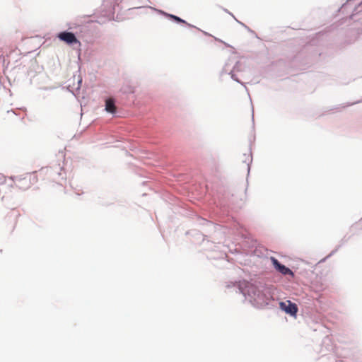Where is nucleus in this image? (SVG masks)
Segmentation results:
<instances>
[{
	"label": "nucleus",
	"mask_w": 362,
	"mask_h": 362,
	"mask_svg": "<svg viewBox=\"0 0 362 362\" xmlns=\"http://www.w3.org/2000/svg\"><path fill=\"white\" fill-rule=\"evenodd\" d=\"M170 16L171 18L174 19L177 22L186 23V22L184 20L181 19L180 18H179L177 16H173V15H170Z\"/></svg>",
	"instance_id": "423d86ee"
},
{
	"label": "nucleus",
	"mask_w": 362,
	"mask_h": 362,
	"mask_svg": "<svg viewBox=\"0 0 362 362\" xmlns=\"http://www.w3.org/2000/svg\"><path fill=\"white\" fill-rule=\"evenodd\" d=\"M280 308L285 311L286 313L290 314L292 316H296L298 312V307L296 303H292L290 300L286 302H281L279 303Z\"/></svg>",
	"instance_id": "f03ea898"
},
{
	"label": "nucleus",
	"mask_w": 362,
	"mask_h": 362,
	"mask_svg": "<svg viewBox=\"0 0 362 362\" xmlns=\"http://www.w3.org/2000/svg\"><path fill=\"white\" fill-rule=\"evenodd\" d=\"M38 182V177L35 172L26 173L22 176L16 177L13 180L15 186L21 189L27 190Z\"/></svg>",
	"instance_id": "f257e3e1"
},
{
	"label": "nucleus",
	"mask_w": 362,
	"mask_h": 362,
	"mask_svg": "<svg viewBox=\"0 0 362 362\" xmlns=\"http://www.w3.org/2000/svg\"><path fill=\"white\" fill-rule=\"evenodd\" d=\"M271 261L274 267V268L279 271L280 273L284 275H291L293 276V272L288 267H286L284 265H282L280 264V262L275 258V257H271Z\"/></svg>",
	"instance_id": "20e7f679"
},
{
	"label": "nucleus",
	"mask_w": 362,
	"mask_h": 362,
	"mask_svg": "<svg viewBox=\"0 0 362 362\" xmlns=\"http://www.w3.org/2000/svg\"><path fill=\"white\" fill-rule=\"evenodd\" d=\"M117 107L115 104V100L112 98H108L105 100V110L107 112L114 114L115 113Z\"/></svg>",
	"instance_id": "39448f33"
},
{
	"label": "nucleus",
	"mask_w": 362,
	"mask_h": 362,
	"mask_svg": "<svg viewBox=\"0 0 362 362\" xmlns=\"http://www.w3.org/2000/svg\"><path fill=\"white\" fill-rule=\"evenodd\" d=\"M58 38L68 45L78 43L79 40L76 37L75 35L70 32H62L59 33Z\"/></svg>",
	"instance_id": "7ed1b4c3"
}]
</instances>
